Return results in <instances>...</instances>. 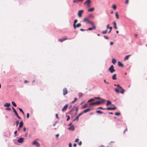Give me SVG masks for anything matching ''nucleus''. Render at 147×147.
<instances>
[{
    "mask_svg": "<svg viewBox=\"0 0 147 147\" xmlns=\"http://www.w3.org/2000/svg\"><path fill=\"white\" fill-rule=\"evenodd\" d=\"M113 44V42H111L110 44L111 45H112Z\"/></svg>",
    "mask_w": 147,
    "mask_h": 147,
    "instance_id": "nucleus-62",
    "label": "nucleus"
},
{
    "mask_svg": "<svg viewBox=\"0 0 147 147\" xmlns=\"http://www.w3.org/2000/svg\"><path fill=\"white\" fill-rule=\"evenodd\" d=\"M90 24L92 25L93 26V28H88V30H92L93 29H95L96 28V26H95L94 24L92 22H90Z\"/></svg>",
    "mask_w": 147,
    "mask_h": 147,
    "instance_id": "nucleus-4",
    "label": "nucleus"
},
{
    "mask_svg": "<svg viewBox=\"0 0 147 147\" xmlns=\"http://www.w3.org/2000/svg\"><path fill=\"white\" fill-rule=\"evenodd\" d=\"M96 105V102L91 103L90 104V105Z\"/></svg>",
    "mask_w": 147,
    "mask_h": 147,
    "instance_id": "nucleus-37",
    "label": "nucleus"
},
{
    "mask_svg": "<svg viewBox=\"0 0 147 147\" xmlns=\"http://www.w3.org/2000/svg\"><path fill=\"white\" fill-rule=\"evenodd\" d=\"M112 28V27H110V28H109V29H110V31L108 32L109 33H110L111 32Z\"/></svg>",
    "mask_w": 147,
    "mask_h": 147,
    "instance_id": "nucleus-45",
    "label": "nucleus"
},
{
    "mask_svg": "<svg viewBox=\"0 0 147 147\" xmlns=\"http://www.w3.org/2000/svg\"><path fill=\"white\" fill-rule=\"evenodd\" d=\"M29 117V113H28L27 114V118L28 119Z\"/></svg>",
    "mask_w": 147,
    "mask_h": 147,
    "instance_id": "nucleus-51",
    "label": "nucleus"
},
{
    "mask_svg": "<svg viewBox=\"0 0 147 147\" xmlns=\"http://www.w3.org/2000/svg\"><path fill=\"white\" fill-rule=\"evenodd\" d=\"M117 109V108L116 107H114L113 108H112V110H115Z\"/></svg>",
    "mask_w": 147,
    "mask_h": 147,
    "instance_id": "nucleus-46",
    "label": "nucleus"
},
{
    "mask_svg": "<svg viewBox=\"0 0 147 147\" xmlns=\"http://www.w3.org/2000/svg\"><path fill=\"white\" fill-rule=\"evenodd\" d=\"M84 12L83 10H80L78 11V14L79 17H81L82 16V13Z\"/></svg>",
    "mask_w": 147,
    "mask_h": 147,
    "instance_id": "nucleus-7",
    "label": "nucleus"
},
{
    "mask_svg": "<svg viewBox=\"0 0 147 147\" xmlns=\"http://www.w3.org/2000/svg\"><path fill=\"white\" fill-rule=\"evenodd\" d=\"M12 109H13V112L16 115H17L18 114V113H17L16 111V110L15 109H14V108L13 107H12Z\"/></svg>",
    "mask_w": 147,
    "mask_h": 147,
    "instance_id": "nucleus-18",
    "label": "nucleus"
},
{
    "mask_svg": "<svg viewBox=\"0 0 147 147\" xmlns=\"http://www.w3.org/2000/svg\"><path fill=\"white\" fill-rule=\"evenodd\" d=\"M32 145H36L37 147H38L40 146V144L36 141H34L32 143Z\"/></svg>",
    "mask_w": 147,
    "mask_h": 147,
    "instance_id": "nucleus-8",
    "label": "nucleus"
},
{
    "mask_svg": "<svg viewBox=\"0 0 147 147\" xmlns=\"http://www.w3.org/2000/svg\"><path fill=\"white\" fill-rule=\"evenodd\" d=\"M113 24L114 25V28L115 29H117V24H116V22H113Z\"/></svg>",
    "mask_w": 147,
    "mask_h": 147,
    "instance_id": "nucleus-14",
    "label": "nucleus"
},
{
    "mask_svg": "<svg viewBox=\"0 0 147 147\" xmlns=\"http://www.w3.org/2000/svg\"><path fill=\"white\" fill-rule=\"evenodd\" d=\"M81 26V24L80 23L76 25V28H79V27Z\"/></svg>",
    "mask_w": 147,
    "mask_h": 147,
    "instance_id": "nucleus-28",
    "label": "nucleus"
},
{
    "mask_svg": "<svg viewBox=\"0 0 147 147\" xmlns=\"http://www.w3.org/2000/svg\"><path fill=\"white\" fill-rule=\"evenodd\" d=\"M72 144L71 143H69V147H72Z\"/></svg>",
    "mask_w": 147,
    "mask_h": 147,
    "instance_id": "nucleus-50",
    "label": "nucleus"
},
{
    "mask_svg": "<svg viewBox=\"0 0 147 147\" xmlns=\"http://www.w3.org/2000/svg\"><path fill=\"white\" fill-rule=\"evenodd\" d=\"M67 36H65V38H63L62 39H58V40L60 42H62L63 41H64L66 40H67Z\"/></svg>",
    "mask_w": 147,
    "mask_h": 147,
    "instance_id": "nucleus-10",
    "label": "nucleus"
},
{
    "mask_svg": "<svg viewBox=\"0 0 147 147\" xmlns=\"http://www.w3.org/2000/svg\"><path fill=\"white\" fill-rule=\"evenodd\" d=\"M94 99H90L89 100L88 102H91V101H94Z\"/></svg>",
    "mask_w": 147,
    "mask_h": 147,
    "instance_id": "nucleus-35",
    "label": "nucleus"
},
{
    "mask_svg": "<svg viewBox=\"0 0 147 147\" xmlns=\"http://www.w3.org/2000/svg\"><path fill=\"white\" fill-rule=\"evenodd\" d=\"M131 56V55H126L124 58V60H127L129 57L130 56Z\"/></svg>",
    "mask_w": 147,
    "mask_h": 147,
    "instance_id": "nucleus-15",
    "label": "nucleus"
},
{
    "mask_svg": "<svg viewBox=\"0 0 147 147\" xmlns=\"http://www.w3.org/2000/svg\"><path fill=\"white\" fill-rule=\"evenodd\" d=\"M95 98L96 99H100V100H101V99H102L100 98L99 97H96Z\"/></svg>",
    "mask_w": 147,
    "mask_h": 147,
    "instance_id": "nucleus-52",
    "label": "nucleus"
},
{
    "mask_svg": "<svg viewBox=\"0 0 147 147\" xmlns=\"http://www.w3.org/2000/svg\"><path fill=\"white\" fill-rule=\"evenodd\" d=\"M83 21L84 22H88V23H90V22H90L89 21L88 19L87 18H85L84 20H83Z\"/></svg>",
    "mask_w": 147,
    "mask_h": 147,
    "instance_id": "nucleus-13",
    "label": "nucleus"
},
{
    "mask_svg": "<svg viewBox=\"0 0 147 147\" xmlns=\"http://www.w3.org/2000/svg\"><path fill=\"white\" fill-rule=\"evenodd\" d=\"M77 146V144H74L73 145V146L74 147H76Z\"/></svg>",
    "mask_w": 147,
    "mask_h": 147,
    "instance_id": "nucleus-59",
    "label": "nucleus"
},
{
    "mask_svg": "<svg viewBox=\"0 0 147 147\" xmlns=\"http://www.w3.org/2000/svg\"><path fill=\"white\" fill-rule=\"evenodd\" d=\"M127 131V128H126L124 130V132H123V133H125V132L126 131Z\"/></svg>",
    "mask_w": 147,
    "mask_h": 147,
    "instance_id": "nucleus-54",
    "label": "nucleus"
},
{
    "mask_svg": "<svg viewBox=\"0 0 147 147\" xmlns=\"http://www.w3.org/2000/svg\"><path fill=\"white\" fill-rule=\"evenodd\" d=\"M69 129L71 130H74V126L72 125L69 128Z\"/></svg>",
    "mask_w": 147,
    "mask_h": 147,
    "instance_id": "nucleus-20",
    "label": "nucleus"
},
{
    "mask_svg": "<svg viewBox=\"0 0 147 147\" xmlns=\"http://www.w3.org/2000/svg\"><path fill=\"white\" fill-rule=\"evenodd\" d=\"M82 93H79V94H78V96H79V97H81L82 96Z\"/></svg>",
    "mask_w": 147,
    "mask_h": 147,
    "instance_id": "nucleus-38",
    "label": "nucleus"
},
{
    "mask_svg": "<svg viewBox=\"0 0 147 147\" xmlns=\"http://www.w3.org/2000/svg\"><path fill=\"white\" fill-rule=\"evenodd\" d=\"M12 105H13L14 106V107H16V104L15 103L13 102V101H12Z\"/></svg>",
    "mask_w": 147,
    "mask_h": 147,
    "instance_id": "nucleus-31",
    "label": "nucleus"
},
{
    "mask_svg": "<svg viewBox=\"0 0 147 147\" xmlns=\"http://www.w3.org/2000/svg\"><path fill=\"white\" fill-rule=\"evenodd\" d=\"M96 113H99L100 114H102L103 113V112L101 111H96Z\"/></svg>",
    "mask_w": 147,
    "mask_h": 147,
    "instance_id": "nucleus-27",
    "label": "nucleus"
},
{
    "mask_svg": "<svg viewBox=\"0 0 147 147\" xmlns=\"http://www.w3.org/2000/svg\"><path fill=\"white\" fill-rule=\"evenodd\" d=\"M91 1L90 0H87L85 3V4L87 5V7H89L91 6Z\"/></svg>",
    "mask_w": 147,
    "mask_h": 147,
    "instance_id": "nucleus-3",
    "label": "nucleus"
},
{
    "mask_svg": "<svg viewBox=\"0 0 147 147\" xmlns=\"http://www.w3.org/2000/svg\"><path fill=\"white\" fill-rule=\"evenodd\" d=\"M104 37L106 39H109V38L108 36H106L104 35Z\"/></svg>",
    "mask_w": 147,
    "mask_h": 147,
    "instance_id": "nucleus-47",
    "label": "nucleus"
},
{
    "mask_svg": "<svg viewBox=\"0 0 147 147\" xmlns=\"http://www.w3.org/2000/svg\"><path fill=\"white\" fill-rule=\"evenodd\" d=\"M80 30L81 31H85V29H82V28H81V29H80Z\"/></svg>",
    "mask_w": 147,
    "mask_h": 147,
    "instance_id": "nucleus-61",
    "label": "nucleus"
},
{
    "mask_svg": "<svg viewBox=\"0 0 147 147\" xmlns=\"http://www.w3.org/2000/svg\"><path fill=\"white\" fill-rule=\"evenodd\" d=\"M114 66L112 65L109 68V70L110 72L111 73H113L115 71V69H114Z\"/></svg>",
    "mask_w": 147,
    "mask_h": 147,
    "instance_id": "nucleus-2",
    "label": "nucleus"
},
{
    "mask_svg": "<svg viewBox=\"0 0 147 147\" xmlns=\"http://www.w3.org/2000/svg\"><path fill=\"white\" fill-rule=\"evenodd\" d=\"M102 101H97L96 102V105H99L102 103H104L105 102V100L103 99H101Z\"/></svg>",
    "mask_w": 147,
    "mask_h": 147,
    "instance_id": "nucleus-5",
    "label": "nucleus"
},
{
    "mask_svg": "<svg viewBox=\"0 0 147 147\" xmlns=\"http://www.w3.org/2000/svg\"><path fill=\"white\" fill-rule=\"evenodd\" d=\"M82 144V142L81 141H80L79 142V145L80 146V145H81Z\"/></svg>",
    "mask_w": 147,
    "mask_h": 147,
    "instance_id": "nucleus-58",
    "label": "nucleus"
},
{
    "mask_svg": "<svg viewBox=\"0 0 147 147\" xmlns=\"http://www.w3.org/2000/svg\"><path fill=\"white\" fill-rule=\"evenodd\" d=\"M68 105L66 104L62 108V111L63 112H64L66 111V109H67L68 107Z\"/></svg>",
    "mask_w": 147,
    "mask_h": 147,
    "instance_id": "nucleus-9",
    "label": "nucleus"
},
{
    "mask_svg": "<svg viewBox=\"0 0 147 147\" xmlns=\"http://www.w3.org/2000/svg\"><path fill=\"white\" fill-rule=\"evenodd\" d=\"M24 139L23 138H20L18 140V142L20 143H22L24 141Z\"/></svg>",
    "mask_w": 147,
    "mask_h": 147,
    "instance_id": "nucleus-11",
    "label": "nucleus"
},
{
    "mask_svg": "<svg viewBox=\"0 0 147 147\" xmlns=\"http://www.w3.org/2000/svg\"><path fill=\"white\" fill-rule=\"evenodd\" d=\"M67 119H66V120H67V121H68V120H69V119H70V117H69V116H67Z\"/></svg>",
    "mask_w": 147,
    "mask_h": 147,
    "instance_id": "nucleus-48",
    "label": "nucleus"
},
{
    "mask_svg": "<svg viewBox=\"0 0 147 147\" xmlns=\"http://www.w3.org/2000/svg\"><path fill=\"white\" fill-rule=\"evenodd\" d=\"M19 110L20 111V112H21V113H22L23 114V115H24V112L22 110V109L20 108H19Z\"/></svg>",
    "mask_w": 147,
    "mask_h": 147,
    "instance_id": "nucleus-30",
    "label": "nucleus"
},
{
    "mask_svg": "<svg viewBox=\"0 0 147 147\" xmlns=\"http://www.w3.org/2000/svg\"><path fill=\"white\" fill-rule=\"evenodd\" d=\"M115 16H116V18L117 19H118L119 18V15L118 14V12H117V11L115 13Z\"/></svg>",
    "mask_w": 147,
    "mask_h": 147,
    "instance_id": "nucleus-23",
    "label": "nucleus"
},
{
    "mask_svg": "<svg viewBox=\"0 0 147 147\" xmlns=\"http://www.w3.org/2000/svg\"><path fill=\"white\" fill-rule=\"evenodd\" d=\"M87 107V104H85L82 106L83 108H85Z\"/></svg>",
    "mask_w": 147,
    "mask_h": 147,
    "instance_id": "nucleus-34",
    "label": "nucleus"
},
{
    "mask_svg": "<svg viewBox=\"0 0 147 147\" xmlns=\"http://www.w3.org/2000/svg\"><path fill=\"white\" fill-rule=\"evenodd\" d=\"M94 10V8H92L89 9L88 10V11H92Z\"/></svg>",
    "mask_w": 147,
    "mask_h": 147,
    "instance_id": "nucleus-26",
    "label": "nucleus"
},
{
    "mask_svg": "<svg viewBox=\"0 0 147 147\" xmlns=\"http://www.w3.org/2000/svg\"><path fill=\"white\" fill-rule=\"evenodd\" d=\"M24 82L25 83H28L29 82V81L27 80H25L24 81Z\"/></svg>",
    "mask_w": 147,
    "mask_h": 147,
    "instance_id": "nucleus-56",
    "label": "nucleus"
},
{
    "mask_svg": "<svg viewBox=\"0 0 147 147\" xmlns=\"http://www.w3.org/2000/svg\"><path fill=\"white\" fill-rule=\"evenodd\" d=\"M115 114L116 116H119L120 115V113H118V112L115 113Z\"/></svg>",
    "mask_w": 147,
    "mask_h": 147,
    "instance_id": "nucleus-33",
    "label": "nucleus"
},
{
    "mask_svg": "<svg viewBox=\"0 0 147 147\" xmlns=\"http://www.w3.org/2000/svg\"><path fill=\"white\" fill-rule=\"evenodd\" d=\"M5 109L8 111H10L11 110V109L9 108H7Z\"/></svg>",
    "mask_w": 147,
    "mask_h": 147,
    "instance_id": "nucleus-42",
    "label": "nucleus"
},
{
    "mask_svg": "<svg viewBox=\"0 0 147 147\" xmlns=\"http://www.w3.org/2000/svg\"><path fill=\"white\" fill-rule=\"evenodd\" d=\"M111 104V102L109 100H107V102L106 104V106H108L109 105H110Z\"/></svg>",
    "mask_w": 147,
    "mask_h": 147,
    "instance_id": "nucleus-21",
    "label": "nucleus"
},
{
    "mask_svg": "<svg viewBox=\"0 0 147 147\" xmlns=\"http://www.w3.org/2000/svg\"><path fill=\"white\" fill-rule=\"evenodd\" d=\"M23 130L24 131H26V127H24V129H23Z\"/></svg>",
    "mask_w": 147,
    "mask_h": 147,
    "instance_id": "nucleus-63",
    "label": "nucleus"
},
{
    "mask_svg": "<svg viewBox=\"0 0 147 147\" xmlns=\"http://www.w3.org/2000/svg\"><path fill=\"white\" fill-rule=\"evenodd\" d=\"M117 87L119 88L121 90V91H119L117 89L115 88V91L117 93H121L123 94L124 93L125 90L122 88L120 86L119 84H117Z\"/></svg>",
    "mask_w": 147,
    "mask_h": 147,
    "instance_id": "nucleus-1",
    "label": "nucleus"
},
{
    "mask_svg": "<svg viewBox=\"0 0 147 147\" xmlns=\"http://www.w3.org/2000/svg\"><path fill=\"white\" fill-rule=\"evenodd\" d=\"M55 136L56 137H57L59 136V134H57Z\"/></svg>",
    "mask_w": 147,
    "mask_h": 147,
    "instance_id": "nucleus-64",
    "label": "nucleus"
},
{
    "mask_svg": "<svg viewBox=\"0 0 147 147\" xmlns=\"http://www.w3.org/2000/svg\"><path fill=\"white\" fill-rule=\"evenodd\" d=\"M83 113L82 112L81 113H80L78 115V116H77L78 117H79Z\"/></svg>",
    "mask_w": 147,
    "mask_h": 147,
    "instance_id": "nucleus-44",
    "label": "nucleus"
},
{
    "mask_svg": "<svg viewBox=\"0 0 147 147\" xmlns=\"http://www.w3.org/2000/svg\"><path fill=\"white\" fill-rule=\"evenodd\" d=\"M90 110L91 109H90L88 108L84 110L83 112V113H85L90 111Z\"/></svg>",
    "mask_w": 147,
    "mask_h": 147,
    "instance_id": "nucleus-16",
    "label": "nucleus"
},
{
    "mask_svg": "<svg viewBox=\"0 0 147 147\" xmlns=\"http://www.w3.org/2000/svg\"><path fill=\"white\" fill-rule=\"evenodd\" d=\"M112 63L113 64H115L116 63V59H112Z\"/></svg>",
    "mask_w": 147,
    "mask_h": 147,
    "instance_id": "nucleus-25",
    "label": "nucleus"
},
{
    "mask_svg": "<svg viewBox=\"0 0 147 147\" xmlns=\"http://www.w3.org/2000/svg\"><path fill=\"white\" fill-rule=\"evenodd\" d=\"M112 8L114 10H115L117 8L116 5H113L112 6Z\"/></svg>",
    "mask_w": 147,
    "mask_h": 147,
    "instance_id": "nucleus-29",
    "label": "nucleus"
},
{
    "mask_svg": "<svg viewBox=\"0 0 147 147\" xmlns=\"http://www.w3.org/2000/svg\"><path fill=\"white\" fill-rule=\"evenodd\" d=\"M106 109L107 110H112V108L110 107H108Z\"/></svg>",
    "mask_w": 147,
    "mask_h": 147,
    "instance_id": "nucleus-41",
    "label": "nucleus"
},
{
    "mask_svg": "<svg viewBox=\"0 0 147 147\" xmlns=\"http://www.w3.org/2000/svg\"><path fill=\"white\" fill-rule=\"evenodd\" d=\"M78 20L77 19H76L74 20V23L73 24V26L75 29H76V24Z\"/></svg>",
    "mask_w": 147,
    "mask_h": 147,
    "instance_id": "nucleus-12",
    "label": "nucleus"
},
{
    "mask_svg": "<svg viewBox=\"0 0 147 147\" xmlns=\"http://www.w3.org/2000/svg\"><path fill=\"white\" fill-rule=\"evenodd\" d=\"M23 124H24V123L22 121L20 122V123L19 127L21 128V127H22L23 126Z\"/></svg>",
    "mask_w": 147,
    "mask_h": 147,
    "instance_id": "nucleus-19",
    "label": "nucleus"
},
{
    "mask_svg": "<svg viewBox=\"0 0 147 147\" xmlns=\"http://www.w3.org/2000/svg\"><path fill=\"white\" fill-rule=\"evenodd\" d=\"M56 117L57 119H58L59 118L58 117V115L57 114H56Z\"/></svg>",
    "mask_w": 147,
    "mask_h": 147,
    "instance_id": "nucleus-57",
    "label": "nucleus"
},
{
    "mask_svg": "<svg viewBox=\"0 0 147 147\" xmlns=\"http://www.w3.org/2000/svg\"><path fill=\"white\" fill-rule=\"evenodd\" d=\"M129 2V0H127L125 1V3L126 4H128Z\"/></svg>",
    "mask_w": 147,
    "mask_h": 147,
    "instance_id": "nucleus-55",
    "label": "nucleus"
},
{
    "mask_svg": "<svg viewBox=\"0 0 147 147\" xmlns=\"http://www.w3.org/2000/svg\"><path fill=\"white\" fill-rule=\"evenodd\" d=\"M10 106V104L9 103H6L4 105V106L5 107H9Z\"/></svg>",
    "mask_w": 147,
    "mask_h": 147,
    "instance_id": "nucleus-17",
    "label": "nucleus"
},
{
    "mask_svg": "<svg viewBox=\"0 0 147 147\" xmlns=\"http://www.w3.org/2000/svg\"><path fill=\"white\" fill-rule=\"evenodd\" d=\"M118 65L119 66H121V67H122L123 66V65L122 64V63H121V62H120V61L118 62Z\"/></svg>",
    "mask_w": 147,
    "mask_h": 147,
    "instance_id": "nucleus-22",
    "label": "nucleus"
},
{
    "mask_svg": "<svg viewBox=\"0 0 147 147\" xmlns=\"http://www.w3.org/2000/svg\"><path fill=\"white\" fill-rule=\"evenodd\" d=\"M76 120H77V121H78L79 120V117H78L77 116H76V119H74V120L73 121H75Z\"/></svg>",
    "mask_w": 147,
    "mask_h": 147,
    "instance_id": "nucleus-32",
    "label": "nucleus"
},
{
    "mask_svg": "<svg viewBox=\"0 0 147 147\" xmlns=\"http://www.w3.org/2000/svg\"><path fill=\"white\" fill-rule=\"evenodd\" d=\"M16 126L17 127L18 126V124L19 123V121H16Z\"/></svg>",
    "mask_w": 147,
    "mask_h": 147,
    "instance_id": "nucleus-36",
    "label": "nucleus"
},
{
    "mask_svg": "<svg viewBox=\"0 0 147 147\" xmlns=\"http://www.w3.org/2000/svg\"><path fill=\"white\" fill-rule=\"evenodd\" d=\"M79 141V139L78 138H77L75 140V142H78Z\"/></svg>",
    "mask_w": 147,
    "mask_h": 147,
    "instance_id": "nucleus-43",
    "label": "nucleus"
},
{
    "mask_svg": "<svg viewBox=\"0 0 147 147\" xmlns=\"http://www.w3.org/2000/svg\"><path fill=\"white\" fill-rule=\"evenodd\" d=\"M16 116L18 119H21V118L18 116V114L16 115Z\"/></svg>",
    "mask_w": 147,
    "mask_h": 147,
    "instance_id": "nucleus-53",
    "label": "nucleus"
},
{
    "mask_svg": "<svg viewBox=\"0 0 147 147\" xmlns=\"http://www.w3.org/2000/svg\"><path fill=\"white\" fill-rule=\"evenodd\" d=\"M116 74H114L113 76H112V79H113V80H116L117 79L116 78Z\"/></svg>",
    "mask_w": 147,
    "mask_h": 147,
    "instance_id": "nucleus-24",
    "label": "nucleus"
},
{
    "mask_svg": "<svg viewBox=\"0 0 147 147\" xmlns=\"http://www.w3.org/2000/svg\"><path fill=\"white\" fill-rule=\"evenodd\" d=\"M67 90L66 88H64L63 90V94L65 95L67 93Z\"/></svg>",
    "mask_w": 147,
    "mask_h": 147,
    "instance_id": "nucleus-6",
    "label": "nucleus"
},
{
    "mask_svg": "<svg viewBox=\"0 0 147 147\" xmlns=\"http://www.w3.org/2000/svg\"><path fill=\"white\" fill-rule=\"evenodd\" d=\"M97 109H103V110L106 109L105 108H103L102 107H99Z\"/></svg>",
    "mask_w": 147,
    "mask_h": 147,
    "instance_id": "nucleus-39",
    "label": "nucleus"
},
{
    "mask_svg": "<svg viewBox=\"0 0 147 147\" xmlns=\"http://www.w3.org/2000/svg\"><path fill=\"white\" fill-rule=\"evenodd\" d=\"M104 82L105 83H107V84H109V82H106V80H104Z\"/></svg>",
    "mask_w": 147,
    "mask_h": 147,
    "instance_id": "nucleus-60",
    "label": "nucleus"
},
{
    "mask_svg": "<svg viewBox=\"0 0 147 147\" xmlns=\"http://www.w3.org/2000/svg\"><path fill=\"white\" fill-rule=\"evenodd\" d=\"M107 30H106L105 31H102V33L103 34H106L107 33Z\"/></svg>",
    "mask_w": 147,
    "mask_h": 147,
    "instance_id": "nucleus-40",
    "label": "nucleus"
},
{
    "mask_svg": "<svg viewBox=\"0 0 147 147\" xmlns=\"http://www.w3.org/2000/svg\"><path fill=\"white\" fill-rule=\"evenodd\" d=\"M78 2H79L78 1V0H74L73 1V2L74 3H77Z\"/></svg>",
    "mask_w": 147,
    "mask_h": 147,
    "instance_id": "nucleus-49",
    "label": "nucleus"
}]
</instances>
